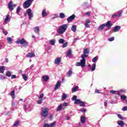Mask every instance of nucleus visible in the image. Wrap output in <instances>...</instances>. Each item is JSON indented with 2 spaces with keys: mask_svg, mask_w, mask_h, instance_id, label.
Listing matches in <instances>:
<instances>
[{
  "mask_svg": "<svg viewBox=\"0 0 127 127\" xmlns=\"http://www.w3.org/2000/svg\"><path fill=\"white\" fill-rule=\"evenodd\" d=\"M122 111H127V106H125L124 107L123 109H122Z\"/></svg>",
  "mask_w": 127,
  "mask_h": 127,
  "instance_id": "obj_57",
  "label": "nucleus"
},
{
  "mask_svg": "<svg viewBox=\"0 0 127 127\" xmlns=\"http://www.w3.org/2000/svg\"><path fill=\"white\" fill-rule=\"evenodd\" d=\"M22 76L24 81H26V80H27V76H26V75H25V74H22Z\"/></svg>",
  "mask_w": 127,
  "mask_h": 127,
  "instance_id": "obj_36",
  "label": "nucleus"
},
{
  "mask_svg": "<svg viewBox=\"0 0 127 127\" xmlns=\"http://www.w3.org/2000/svg\"><path fill=\"white\" fill-rule=\"evenodd\" d=\"M65 120L69 121V120H70V117H69V116H66L65 117Z\"/></svg>",
  "mask_w": 127,
  "mask_h": 127,
  "instance_id": "obj_62",
  "label": "nucleus"
},
{
  "mask_svg": "<svg viewBox=\"0 0 127 127\" xmlns=\"http://www.w3.org/2000/svg\"><path fill=\"white\" fill-rule=\"evenodd\" d=\"M43 79L45 82H47L49 80V76L47 75H45L43 76Z\"/></svg>",
  "mask_w": 127,
  "mask_h": 127,
  "instance_id": "obj_14",
  "label": "nucleus"
},
{
  "mask_svg": "<svg viewBox=\"0 0 127 127\" xmlns=\"http://www.w3.org/2000/svg\"><path fill=\"white\" fill-rule=\"evenodd\" d=\"M72 74H73V72L71 70H69L67 73V77H71V75H72Z\"/></svg>",
  "mask_w": 127,
  "mask_h": 127,
  "instance_id": "obj_29",
  "label": "nucleus"
},
{
  "mask_svg": "<svg viewBox=\"0 0 127 127\" xmlns=\"http://www.w3.org/2000/svg\"><path fill=\"white\" fill-rule=\"evenodd\" d=\"M3 69H4V67L3 66H0V73H3Z\"/></svg>",
  "mask_w": 127,
  "mask_h": 127,
  "instance_id": "obj_34",
  "label": "nucleus"
},
{
  "mask_svg": "<svg viewBox=\"0 0 127 127\" xmlns=\"http://www.w3.org/2000/svg\"><path fill=\"white\" fill-rule=\"evenodd\" d=\"M95 93H96L97 94H100V91L98 89H95Z\"/></svg>",
  "mask_w": 127,
  "mask_h": 127,
  "instance_id": "obj_61",
  "label": "nucleus"
},
{
  "mask_svg": "<svg viewBox=\"0 0 127 127\" xmlns=\"http://www.w3.org/2000/svg\"><path fill=\"white\" fill-rule=\"evenodd\" d=\"M67 98V95L65 93H63V95L62 97V101H64V100H66Z\"/></svg>",
  "mask_w": 127,
  "mask_h": 127,
  "instance_id": "obj_25",
  "label": "nucleus"
},
{
  "mask_svg": "<svg viewBox=\"0 0 127 127\" xmlns=\"http://www.w3.org/2000/svg\"><path fill=\"white\" fill-rule=\"evenodd\" d=\"M116 16H118V14L112 15V17H116Z\"/></svg>",
  "mask_w": 127,
  "mask_h": 127,
  "instance_id": "obj_63",
  "label": "nucleus"
},
{
  "mask_svg": "<svg viewBox=\"0 0 127 127\" xmlns=\"http://www.w3.org/2000/svg\"><path fill=\"white\" fill-rule=\"evenodd\" d=\"M42 15L43 16V17H45V16H46V15H47V12H46V10L44 9L42 11Z\"/></svg>",
  "mask_w": 127,
  "mask_h": 127,
  "instance_id": "obj_21",
  "label": "nucleus"
},
{
  "mask_svg": "<svg viewBox=\"0 0 127 127\" xmlns=\"http://www.w3.org/2000/svg\"><path fill=\"white\" fill-rule=\"evenodd\" d=\"M51 45H55V42H56V40L55 39L51 40L49 41Z\"/></svg>",
  "mask_w": 127,
  "mask_h": 127,
  "instance_id": "obj_19",
  "label": "nucleus"
},
{
  "mask_svg": "<svg viewBox=\"0 0 127 127\" xmlns=\"http://www.w3.org/2000/svg\"><path fill=\"white\" fill-rule=\"evenodd\" d=\"M63 106L64 107H67V106H68V103H66V102H64V104H63Z\"/></svg>",
  "mask_w": 127,
  "mask_h": 127,
  "instance_id": "obj_58",
  "label": "nucleus"
},
{
  "mask_svg": "<svg viewBox=\"0 0 127 127\" xmlns=\"http://www.w3.org/2000/svg\"><path fill=\"white\" fill-rule=\"evenodd\" d=\"M80 121L82 124H84L85 123V116H82Z\"/></svg>",
  "mask_w": 127,
  "mask_h": 127,
  "instance_id": "obj_31",
  "label": "nucleus"
},
{
  "mask_svg": "<svg viewBox=\"0 0 127 127\" xmlns=\"http://www.w3.org/2000/svg\"><path fill=\"white\" fill-rule=\"evenodd\" d=\"M65 43V40H64V39H60L59 40V43H60V44H63Z\"/></svg>",
  "mask_w": 127,
  "mask_h": 127,
  "instance_id": "obj_26",
  "label": "nucleus"
},
{
  "mask_svg": "<svg viewBox=\"0 0 127 127\" xmlns=\"http://www.w3.org/2000/svg\"><path fill=\"white\" fill-rule=\"evenodd\" d=\"M7 41H8V42H9V43H11V41H12V40L11 39V38L10 37H7Z\"/></svg>",
  "mask_w": 127,
  "mask_h": 127,
  "instance_id": "obj_41",
  "label": "nucleus"
},
{
  "mask_svg": "<svg viewBox=\"0 0 127 127\" xmlns=\"http://www.w3.org/2000/svg\"><path fill=\"white\" fill-rule=\"evenodd\" d=\"M95 69H96V64H94L92 65V67H91V70L95 71Z\"/></svg>",
  "mask_w": 127,
  "mask_h": 127,
  "instance_id": "obj_35",
  "label": "nucleus"
},
{
  "mask_svg": "<svg viewBox=\"0 0 127 127\" xmlns=\"http://www.w3.org/2000/svg\"><path fill=\"white\" fill-rule=\"evenodd\" d=\"M78 89H79V87L75 86L72 89V93H75V92H76Z\"/></svg>",
  "mask_w": 127,
  "mask_h": 127,
  "instance_id": "obj_27",
  "label": "nucleus"
},
{
  "mask_svg": "<svg viewBox=\"0 0 127 127\" xmlns=\"http://www.w3.org/2000/svg\"><path fill=\"white\" fill-rule=\"evenodd\" d=\"M19 124H20V121H16L14 122L13 127H18V126H19Z\"/></svg>",
  "mask_w": 127,
  "mask_h": 127,
  "instance_id": "obj_20",
  "label": "nucleus"
},
{
  "mask_svg": "<svg viewBox=\"0 0 127 127\" xmlns=\"http://www.w3.org/2000/svg\"><path fill=\"white\" fill-rule=\"evenodd\" d=\"M2 32L5 35H6L7 34V31H3Z\"/></svg>",
  "mask_w": 127,
  "mask_h": 127,
  "instance_id": "obj_60",
  "label": "nucleus"
},
{
  "mask_svg": "<svg viewBox=\"0 0 127 127\" xmlns=\"http://www.w3.org/2000/svg\"><path fill=\"white\" fill-rule=\"evenodd\" d=\"M120 94L121 93H125L126 92V90H125V89H121L120 91H119Z\"/></svg>",
  "mask_w": 127,
  "mask_h": 127,
  "instance_id": "obj_55",
  "label": "nucleus"
},
{
  "mask_svg": "<svg viewBox=\"0 0 127 127\" xmlns=\"http://www.w3.org/2000/svg\"><path fill=\"white\" fill-rule=\"evenodd\" d=\"M5 78V77H4V76L2 75H0V80H3V79H4Z\"/></svg>",
  "mask_w": 127,
  "mask_h": 127,
  "instance_id": "obj_51",
  "label": "nucleus"
},
{
  "mask_svg": "<svg viewBox=\"0 0 127 127\" xmlns=\"http://www.w3.org/2000/svg\"><path fill=\"white\" fill-rule=\"evenodd\" d=\"M10 18V16L8 14L6 15V17L4 19V23L5 24H7L9 22V19Z\"/></svg>",
  "mask_w": 127,
  "mask_h": 127,
  "instance_id": "obj_8",
  "label": "nucleus"
},
{
  "mask_svg": "<svg viewBox=\"0 0 127 127\" xmlns=\"http://www.w3.org/2000/svg\"><path fill=\"white\" fill-rule=\"evenodd\" d=\"M98 57H95L92 59V62L95 63L98 60Z\"/></svg>",
  "mask_w": 127,
  "mask_h": 127,
  "instance_id": "obj_40",
  "label": "nucleus"
},
{
  "mask_svg": "<svg viewBox=\"0 0 127 127\" xmlns=\"http://www.w3.org/2000/svg\"><path fill=\"white\" fill-rule=\"evenodd\" d=\"M67 45H68L67 43H65L63 45V48H65V47H67Z\"/></svg>",
  "mask_w": 127,
  "mask_h": 127,
  "instance_id": "obj_47",
  "label": "nucleus"
},
{
  "mask_svg": "<svg viewBox=\"0 0 127 127\" xmlns=\"http://www.w3.org/2000/svg\"><path fill=\"white\" fill-rule=\"evenodd\" d=\"M71 29L72 31H73V32H76V30L77 29V27L75 25H72Z\"/></svg>",
  "mask_w": 127,
  "mask_h": 127,
  "instance_id": "obj_24",
  "label": "nucleus"
},
{
  "mask_svg": "<svg viewBox=\"0 0 127 127\" xmlns=\"http://www.w3.org/2000/svg\"><path fill=\"white\" fill-rule=\"evenodd\" d=\"M117 116L120 120H124V118H123V117H122V115L121 114H117Z\"/></svg>",
  "mask_w": 127,
  "mask_h": 127,
  "instance_id": "obj_45",
  "label": "nucleus"
},
{
  "mask_svg": "<svg viewBox=\"0 0 127 127\" xmlns=\"http://www.w3.org/2000/svg\"><path fill=\"white\" fill-rule=\"evenodd\" d=\"M31 3H32L31 0H27L23 3V6L24 8H28L31 5Z\"/></svg>",
  "mask_w": 127,
  "mask_h": 127,
  "instance_id": "obj_4",
  "label": "nucleus"
},
{
  "mask_svg": "<svg viewBox=\"0 0 127 127\" xmlns=\"http://www.w3.org/2000/svg\"><path fill=\"white\" fill-rule=\"evenodd\" d=\"M44 97V94L43 93L41 94L39 97V100H43V97Z\"/></svg>",
  "mask_w": 127,
  "mask_h": 127,
  "instance_id": "obj_39",
  "label": "nucleus"
},
{
  "mask_svg": "<svg viewBox=\"0 0 127 127\" xmlns=\"http://www.w3.org/2000/svg\"><path fill=\"white\" fill-rule=\"evenodd\" d=\"M34 31L35 32V33L39 34V27H34Z\"/></svg>",
  "mask_w": 127,
  "mask_h": 127,
  "instance_id": "obj_16",
  "label": "nucleus"
},
{
  "mask_svg": "<svg viewBox=\"0 0 127 127\" xmlns=\"http://www.w3.org/2000/svg\"><path fill=\"white\" fill-rule=\"evenodd\" d=\"M48 112H49V109H48V108L46 107L43 108L41 112V116L45 119L47 118V116H48Z\"/></svg>",
  "mask_w": 127,
  "mask_h": 127,
  "instance_id": "obj_3",
  "label": "nucleus"
},
{
  "mask_svg": "<svg viewBox=\"0 0 127 127\" xmlns=\"http://www.w3.org/2000/svg\"><path fill=\"white\" fill-rule=\"evenodd\" d=\"M72 101H76L77 100V96L74 95L72 98Z\"/></svg>",
  "mask_w": 127,
  "mask_h": 127,
  "instance_id": "obj_48",
  "label": "nucleus"
},
{
  "mask_svg": "<svg viewBox=\"0 0 127 127\" xmlns=\"http://www.w3.org/2000/svg\"><path fill=\"white\" fill-rule=\"evenodd\" d=\"M89 53V51L88 49H86L83 51V54H88Z\"/></svg>",
  "mask_w": 127,
  "mask_h": 127,
  "instance_id": "obj_43",
  "label": "nucleus"
},
{
  "mask_svg": "<svg viewBox=\"0 0 127 127\" xmlns=\"http://www.w3.org/2000/svg\"><path fill=\"white\" fill-rule=\"evenodd\" d=\"M16 78V76L15 75H12L11 76V79H15Z\"/></svg>",
  "mask_w": 127,
  "mask_h": 127,
  "instance_id": "obj_59",
  "label": "nucleus"
},
{
  "mask_svg": "<svg viewBox=\"0 0 127 127\" xmlns=\"http://www.w3.org/2000/svg\"><path fill=\"white\" fill-rule=\"evenodd\" d=\"M55 126H56V122H54L53 123L50 124V127H55Z\"/></svg>",
  "mask_w": 127,
  "mask_h": 127,
  "instance_id": "obj_37",
  "label": "nucleus"
},
{
  "mask_svg": "<svg viewBox=\"0 0 127 127\" xmlns=\"http://www.w3.org/2000/svg\"><path fill=\"white\" fill-rule=\"evenodd\" d=\"M63 107H62V104H60L58 107H57V111L58 112H60L62 109H63Z\"/></svg>",
  "mask_w": 127,
  "mask_h": 127,
  "instance_id": "obj_23",
  "label": "nucleus"
},
{
  "mask_svg": "<svg viewBox=\"0 0 127 127\" xmlns=\"http://www.w3.org/2000/svg\"><path fill=\"white\" fill-rule=\"evenodd\" d=\"M121 98L123 100V101H126V100H127V96L121 95Z\"/></svg>",
  "mask_w": 127,
  "mask_h": 127,
  "instance_id": "obj_33",
  "label": "nucleus"
},
{
  "mask_svg": "<svg viewBox=\"0 0 127 127\" xmlns=\"http://www.w3.org/2000/svg\"><path fill=\"white\" fill-rule=\"evenodd\" d=\"M15 93V91H14V90H13L11 91L10 96L13 99H15V96L14 94Z\"/></svg>",
  "mask_w": 127,
  "mask_h": 127,
  "instance_id": "obj_18",
  "label": "nucleus"
},
{
  "mask_svg": "<svg viewBox=\"0 0 127 127\" xmlns=\"http://www.w3.org/2000/svg\"><path fill=\"white\" fill-rule=\"evenodd\" d=\"M16 6V4H14L12 3V1H10L9 3L8 4V7L10 9V10L12 11L13 10L14 7H15Z\"/></svg>",
  "mask_w": 127,
  "mask_h": 127,
  "instance_id": "obj_7",
  "label": "nucleus"
},
{
  "mask_svg": "<svg viewBox=\"0 0 127 127\" xmlns=\"http://www.w3.org/2000/svg\"><path fill=\"white\" fill-rule=\"evenodd\" d=\"M80 106L81 107H85V105L86 104V102L80 101Z\"/></svg>",
  "mask_w": 127,
  "mask_h": 127,
  "instance_id": "obj_38",
  "label": "nucleus"
},
{
  "mask_svg": "<svg viewBox=\"0 0 127 127\" xmlns=\"http://www.w3.org/2000/svg\"><path fill=\"white\" fill-rule=\"evenodd\" d=\"M26 57L29 58H32V57H35V54L34 53H29L27 55Z\"/></svg>",
  "mask_w": 127,
  "mask_h": 127,
  "instance_id": "obj_12",
  "label": "nucleus"
},
{
  "mask_svg": "<svg viewBox=\"0 0 127 127\" xmlns=\"http://www.w3.org/2000/svg\"><path fill=\"white\" fill-rule=\"evenodd\" d=\"M105 26L107 27H112V22L109 21L106 23V24H105Z\"/></svg>",
  "mask_w": 127,
  "mask_h": 127,
  "instance_id": "obj_22",
  "label": "nucleus"
},
{
  "mask_svg": "<svg viewBox=\"0 0 127 127\" xmlns=\"http://www.w3.org/2000/svg\"><path fill=\"white\" fill-rule=\"evenodd\" d=\"M117 124L121 127H123V126H125V122H124V121H118L117 122Z\"/></svg>",
  "mask_w": 127,
  "mask_h": 127,
  "instance_id": "obj_17",
  "label": "nucleus"
},
{
  "mask_svg": "<svg viewBox=\"0 0 127 127\" xmlns=\"http://www.w3.org/2000/svg\"><path fill=\"white\" fill-rule=\"evenodd\" d=\"M85 23L87 24L91 23V20L90 19H87L85 21Z\"/></svg>",
  "mask_w": 127,
  "mask_h": 127,
  "instance_id": "obj_54",
  "label": "nucleus"
},
{
  "mask_svg": "<svg viewBox=\"0 0 127 127\" xmlns=\"http://www.w3.org/2000/svg\"><path fill=\"white\" fill-rule=\"evenodd\" d=\"M61 62V58H57L55 60L54 63L56 65H60V63Z\"/></svg>",
  "mask_w": 127,
  "mask_h": 127,
  "instance_id": "obj_9",
  "label": "nucleus"
},
{
  "mask_svg": "<svg viewBox=\"0 0 127 127\" xmlns=\"http://www.w3.org/2000/svg\"><path fill=\"white\" fill-rule=\"evenodd\" d=\"M43 127H50V125L48 124H45L44 125Z\"/></svg>",
  "mask_w": 127,
  "mask_h": 127,
  "instance_id": "obj_53",
  "label": "nucleus"
},
{
  "mask_svg": "<svg viewBox=\"0 0 127 127\" xmlns=\"http://www.w3.org/2000/svg\"><path fill=\"white\" fill-rule=\"evenodd\" d=\"M115 95H121V93H120V91H115Z\"/></svg>",
  "mask_w": 127,
  "mask_h": 127,
  "instance_id": "obj_49",
  "label": "nucleus"
},
{
  "mask_svg": "<svg viewBox=\"0 0 127 127\" xmlns=\"http://www.w3.org/2000/svg\"><path fill=\"white\" fill-rule=\"evenodd\" d=\"M42 101H43V99H40L39 100H38L37 101V104H38V105H40V104H42Z\"/></svg>",
  "mask_w": 127,
  "mask_h": 127,
  "instance_id": "obj_44",
  "label": "nucleus"
},
{
  "mask_svg": "<svg viewBox=\"0 0 127 127\" xmlns=\"http://www.w3.org/2000/svg\"><path fill=\"white\" fill-rule=\"evenodd\" d=\"M26 12L29 16V19H31V18L33 17V13H32V11L31 10V9L29 8L27 9Z\"/></svg>",
  "mask_w": 127,
  "mask_h": 127,
  "instance_id": "obj_6",
  "label": "nucleus"
},
{
  "mask_svg": "<svg viewBox=\"0 0 127 127\" xmlns=\"http://www.w3.org/2000/svg\"><path fill=\"white\" fill-rule=\"evenodd\" d=\"M60 18H64L65 17V14L64 13H60Z\"/></svg>",
  "mask_w": 127,
  "mask_h": 127,
  "instance_id": "obj_32",
  "label": "nucleus"
},
{
  "mask_svg": "<svg viewBox=\"0 0 127 127\" xmlns=\"http://www.w3.org/2000/svg\"><path fill=\"white\" fill-rule=\"evenodd\" d=\"M86 57H88V56L86 54H83V55L81 56V61L80 62H78L76 64V66H81L83 68L86 66Z\"/></svg>",
  "mask_w": 127,
  "mask_h": 127,
  "instance_id": "obj_1",
  "label": "nucleus"
},
{
  "mask_svg": "<svg viewBox=\"0 0 127 127\" xmlns=\"http://www.w3.org/2000/svg\"><path fill=\"white\" fill-rule=\"evenodd\" d=\"M16 43L17 44H21L22 45H23V46H26V45H27V43H26V41H25L24 39L16 41Z\"/></svg>",
  "mask_w": 127,
  "mask_h": 127,
  "instance_id": "obj_5",
  "label": "nucleus"
},
{
  "mask_svg": "<svg viewBox=\"0 0 127 127\" xmlns=\"http://www.w3.org/2000/svg\"><path fill=\"white\" fill-rule=\"evenodd\" d=\"M61 86V81L60 80H58V81L57 82V84L55 85V90H58V88Z\"/></svg>",
  "mask_w": 127,
  "mask_h": 127,
  "instance_id": "obj_11",
  "label": "nucleus"
},
{
  "mask_svg": "<svg viewBox=\"0 0 127 127\" xmlns=\"http://www.w3.org/2000/svg\"><path fill=\"white\" fill-rule=\"evenodd\" d=\"M106 26V24H103L101 25L98 28V30L99 31H101V30H103L104 29V28Z\"/></svg>",
  "mask_w": 127,
  "mask_h": 127,
  "instance_id": "obj_15",
  "label": "nucleus"
},
{
  "mask_svg": "<svg viewBox=\"0 0 127 127\" xmlns=\"http://www.w3.org/2000/svg\"><path fill=\"white\" fill-rule=\"evenodd\" d=\"M84 25H85V27H86L87 28H90V25H89V24L85 23L84 24Z\"/></svg>",
  "mask_w": 127,
  "mask_h": 127,
  "instance_id": "obj_50",
  "label": "nucleus"
},
{
  "mask_svg": "<svg viewBox=\"0 0 127 127\" xmlns=\"http://www.w3.org/2000/svg\"><path fill=\"white\" fill-rule=\"evenodd\" d=\"M80 103H81V100H80L79 99H76L74 101V104L75 105H79V104H80Z\"/></svg>",
  "mask_w": 127,
  "mask_h": 127,
  "instance_id": "obj_28",
  "label": "nucleus"
},
{
  "mask_svg": "<svg viewBox=\"0 0 127 127\" xmlns=\"http://www.w3.org/2000/svg\"><path fill=\"white\" fill-rule=\"evenodd\" d=\"M75 17H76V16L75 15H72L71 16L67 18L66 20L67 22H70V21H72V20H73Z\"/></svg>",
  "mask_w": 127,
  "mask_h": 127,
  "instance_id": "obj_10",
  "label": "nucleus"
},
{
  "mask_svg": "<svg viewBox=\"0 0 127 127\" xmlns=\"http://www.w3.org/2000/svg\"><path fill=\"white\" fill-rule=\"evenodd\" d=\"M108 40H109V41H110V42L114 41V40H115V37H112L109 38L108 39Z\"/></svg>",
  "mask_w": 127,
  "mask_h": 127,
  "instance_id": "obj_46",
  "label": "nucleus"
},
{
  "mask_svg": "<svg viewBox=\"0 0 127 127\" xmlns=\"http://www.w3.org/2000/svg\"><path fill=\"white\" fill-rule=\"evenodd\" d=\"M68 28V25L67 24H63L59 27V29L57 30V32L60 35L64 34L66 30Z\"/></svg>",
  "mask_w": 127,
  "mask_h": 127,
  "instance_id": "obj_2",
  "label": "nucleus"
},
{
  "mask_svg": "<svg viewBox=\"0 0 127 127\" xmlns=\"http://www.w3.org/2000/svg\"><path fill=\"white\" fill-rule=\"evenodd\" d=\"M19 11H20V7H19V6H18L16 10V13H18Z\"/></svg>",
  "mask_w": 127,
  "mask_h": 127,
  "instance_id": "obj_52",
  "label": "nucleus"
},
{
  "mask_svg": "<svg viewBox=\"0 0 127 127\" xmlns=\"http://www.w3.org/2000/svg\"><path fill=\"white\" fill-rule=\"evenodd\" d=\"M71 54H72V52L71 51V50H69L68 51H67L66 53V55L67 57H69L70 55H71Z\"/></svg>",
  "mask_w": 127,
  "mask_h": 127,
  "instance_id": "obj_30",
  "label": "nucleus"
},
{
  "mask_svg": "<svg viewBox=\"0 0 127 127\" xmlns=\"http://www.w3.org/2000/svg\"><path fill=\"white\" fill-rule=\"evenodd\" d=\"M6 75L7 77H10V76H11V73L9 71H7V72L6 73Z\"/></svg>",
  "mask_w": 127,
  "mask_h": 127,
  "instance_id": "obj_42",
  "label": "nucleus"
},
{
  "mask_svg": "<svg viewBox=\"0 0 127 127\" xmlns=\"http://www.w3.org/2000/svg\"><path fill=\"white\" fill-rule=\"evenodd\" d=\"M110 92L111 93V94H113L114 95H115V93H116V91L115 90H111L110 91Z\"/></svg>",
  "mask_w": 127,
  "mask_h": 127,
  "instance_id": "obj_56",
  "label": "nucleus"
},
{
  "mask_svg": "<svg viewBox=\"0 0 127 127\" xmlns=\"http://www.w3.org/2000/svg\"><path fill=\"white\" fill-rule=\"evenodd\" d=\"M90 12H87L86 13V14H87V15H90Z\"/></svg>",
  "mask_w": 127,
  "mask_h": 127,
  "instance_id": "obj_64",
  "label": "nucleus"
},
{
  "mask_svg": "<svg viewBox=\"0 0 127 127\" xmlns=\"http://www.w3.org/2000/svg\"><path fill=\"white\" fill-rule=\"evenodd\" d=\"M121 29V26H116L113 31H112V32H117V31H119Z\"/></svg>",
  "mask_w": 127,
  "mask_h": 127,
  "instance_id": "obj_13",
  "label": "nucleus"
}]
</instances>
